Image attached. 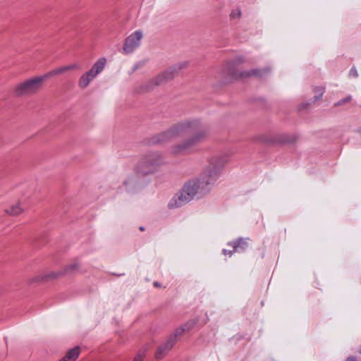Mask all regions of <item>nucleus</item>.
Returning <instances> with one entry per match:
<instances>
[{
    "mask_svg": "<svg viewBox=\"0 0 361 361\" xmlns=\"http://www.w3.org/2000/svg\"><path fill=\"white\" fill-rule=\"evenodd\" d=\"M192 133V135L171 148L173 155H184L195 151V147L204 142L208 137L209 128L199 119L185 120L173 125L161 134V141Z\"/></svg>",
    "mask_w": 361,
    "mask_h": 361,
    "instance_id": "nucleus-1",
    "label": "nucleus"
},
{
    "mask_svg": "<svg viewBox=\"0 0 361 361\" xmlns=\"http://www.w3.org/2000/svg\"><path fill=\"white\" fill-rule=\"evenodd\" d=\"M220 167L221 166H217L212 161L200 178L187 182L183 185L187 192V195L193 200L195 197L201 198L208 194L211 185L218 177Z\"/></svg>",
    "mask_w": 361,
    "mask_h": 361,
    "instance_id": "nucleus-2",
    "label": "nucleus"
},
{
    "mask_svg": "<svg viewBox=\"0 0 361 361\" xmlns=\"http://www.w3.org/2000/svg\"><path fill=\"white\" fill-rule=\"evenodd\" d=\"M243 57L236 58L228 66V74L234 80L244 79L249 77H262L269 72V68L252 69L239 72L235 69V66L244 63Z\"/></svg>",
    "mask_w": 361,
    "mask_h": 361,
    "instance_id": "nucleus-3",
    "label": "nucleus"
},
{
    "mask_svg": "<svg viewBox=\"0 0 361 361\" xmlns=\"http://www.w3.org/2000/svg\"><path fill=\"white\" fill-rule=\"evenodd\" d=\"M45 77H36L18 84L13 89L17 97L28 96L36 93L42 86Z\"/></svg>",
    "mask_w": 361,
    "mask_h": 361,
    "instance_id": "nucleus-4",
    "label": "nucleus"
},
{
    "mask_svg": "<svg viewBox=\"0 0 361 361\" xmlns=\"http://www.w3.org/2000/svg\"><path fill=\"white\" fill-rule=\"evenodd\" d=\"M180 68L181 67L179 65L168 68L166 71L159 74L155 78L148 81L144 87H141V90H138V92H147L152 90L154 87L161 85L167 82L175 77Z\"/></svg>",
    "mask_w": 361,
    "mask_h": 361,
    "instance_id": "nucleus-5",
    "label": "nucleus"
},
{
    "mask_svg": "<svg viewBox=\"0 0 361 361\" xmlns=\"http://www.w3.org/2000/svg\"><path fill=\"white\" fill-rule=\"evenodd\" d=\"M104 58L99 59L92 66V68L81 75L78 80V87L86 88L90 83L104 70L106 64Z\"/></svg>",
    "mask_w": 361,
    "mask_h": 361,
    "instance_id": "nucleus-6",
    "label": "nucleus"
},
{
    "mask_svg": "<svg viewBox=\"0 0 361 361\" xmlns=\"http://www.w3.org/2000/svg\"><path fill=\"white\" fill-rule=\"evenodd\" d=\"M160 163V156L157 153H151L143 157L137 166V171L141 174L153 173Z\"/></svg>",
    "mask_w": 361,
    "mask_h": 361,
    "instance_id": "nucleus-7",
    "label": "nucleus"
},
{
    "mask_svg": "<svg viewBox=\"0 0 361 361\" xmlns=\"http://www.w3.org/2000/svg\"><path fill=\"white\" fill-rule=\"evenodd\" d=\"M142 37V32L140 30H136L130 35L125 40L123 47V51L126 54L132 53L140 45Z\"/></svg>",
    "mask_w": 361,
    "mask_h": 361,
    "instance_id": "nucleus-8",
    "label": "nucleus"
},
{
    "mask_svg": "<svg viewBox=\"0 0 361 361\" xmlns=\"http://www.w3.org/2000/svg\"><path fill=\"white\" fill-rule=\"evenodd\" d=\"M191 200L192 199L190 196L187 195V192L183 187L181 190L176 194L169 201L168 205L170 209H175L186 204Z\"/></svg>",
    "mask_w": 361,
    "mask_h": 361,
    "instance_id": "nucleus-9",
    "label": "nucleus"
},
{
    "mask_svg": "<svg viewBox=\"0 0 361 361\" xmlns=\"http://www.w3.org/2000/svg\"><path fill=\"white\" fill-rule=\"evenodd\" d=\"M63 274V273L61 271H49L41 273L30 277L28 279L27 283L30 284L44 283L56 279Z\"/></svg>",
    "mask_w": 361,
    "mask_h": 361,
    "instance_id": "nucleus-10",
    "label": "nucleus"
},
{
    "mask_svg": "<svg viewBox=\"0 0 361 361\" xmlns=\"http://www.w3.org/2000/svg\"><path fill=\"white\" fill-rule=\"evenodd\" d=\"M175 345V340L173 337H169L166 341L159 345L155 353V358L157 360L162 359L173 347Z\"/></svg>",
    "mask_w": 361,
    "mask_h": 361,
    "instance_id": "nucleus-11",
    "label": "nucleus"
},
{
    "mask_svg": "<svg viewBox=\"0 0 361 361\" xmlns=\"http://www.w3.org/2000/svg\"><path fill=\"white\" fill-rule=\"evenodd\" d=\"M80 69V66L78 63H74L70 65L61 66L57 68H55L49 73H47L46 75H44L43 77H45V79L49 77H52L56 75L63 74L68 71H71L74 70H79Z\"/></svg>",
    "mask_w": 361,
    "mask_h": 361,
    "instance_id": "nucleus-12",
    "label": "nucleus"
},
{
    "mask_svg": "<svg viewBox=\"0 0 361 361\" xmlns=\"http://www.w3.org/2000/svg\"><path fill=\"white\" fill-rule=\"evenodd\" d=\"M233 248L234 252H243L248 247V243L245 239H239L235 242L228 243Z\"/></svg>",
    "mask_w": 361,
    "mask_h": 361,
    "instance_id": "nucleus-13",
    "label": "nucleus"
},
{
    "mask_svg": "<svg viewBox=\"0 0 361 361\" xmlns=\"http://www.w3.org/2000/svg\"><path fill=\"white\" fill-rule=\"evenodd\" d=\"M23 212L20 203H16L6 210V212L12 216H17Z\"/></svg>",
    "mask_w": 361,
    "mask_h": 361,
    "instance_id": "nucleus-14",
    "label": "nucleus"
},
{
    "mask_svg": "<svg viewBox=\"0 0 361 361\" xmlns=\"http://www.w3.org/2000/svg\"><path fill=\"white\" fill-rule=\"evenodd\" d=\"M137 180L134 178H129L128 180L124 181V185L126 187V190L128 192H133L134 188L137 185Z\"/></svg>",
    "mask_w": 361,
    "mask_h": 361,
    "instance_id": "nucleus-15",
    "label": "nucleus"
},
{
    "mask_svg": "<svg viewBox=\"0 0 361 361\" xmlns=\"http://www.w3.org/2000/svg\"><path fill=\"white\" fill-rule=\"evenodd\" d=\"M197 324V320L191 319V320L188 321L186 323H185L182 326L185 331H189L190 330L192 329L196 326Z\"/></svg>",
    "mask_w": 361,
    "mask_h": 361,
    "instance_id": "nucleus-16",
    "label": "nucleus"
},
{
    "mask_svg": "<svg viewBox=\"0 0 361 361\" xmlns=\"http://www.w3.org/2000/svg\"><path fill=\"white\" fill-rule=\"evenodd\" d=\"M184 332H185V331L183 329V326H181L180 327L176 329L174 331V334L171 335L169 337H173L176 343L177 341V338L178 336H180Z\"/></svg>",
    "mask_w": 361,
    "mask_h": 361,
    "instance_id": "nucleus-17",
    "label": "nucleus"
},
{
    "mask_svg": "<svg viewBox=\"0 0 361 361\" xmlns=\"http://www.w3.org/2000/svg\"><path fill=\"white\" fill-rule=\"evenodd\" d=\"M79 268V264L78 263H73L68 264L65 269L63 273H68L76 270Z\"/></svg>",
    "mask_w": 361,
    "mask_h": 361,
    "instance_id": "nucleus-18",
    "label": "nucleus"
},
{
    "mask_svg": "<svg viewBox=\"0 0 361 361\" xmlns=\"http://www.w3.org/2000/svg\"><path fill=\"white\" fill-rule=\"evenodd\" d=\"M240 16H241V11L239 8L233 9L230 14V17L232 19L239 18H240Z\"/></svg>",
    "mask_w": 361,
    "mask_h": 361,
    "instance_id": "nucleus-19",
    "label": "nucleus"
},
{
    "mask_svg": "<svg viewBox=\"0 0 361 361\" xmlns=\"http://www.w3.org/2000/svg\"><path fill=\"white\" fill-rule=\"evenodd\" d=\"M314 92L316 93L315 97L317 99H319L322 97L324 92V87H316L314 89Z\"/></svg>",
    "mask_w": 361,
    "mask_h": 361,
    "instance_id": "nucleus-20",
    "label": "nucleus"
},
{
    "mask_svg": "<svg viewBox=\"0 0 361 361\" xmlns=\"http://www.w3.org/2000/svg\"><path fill=\"white\" fill-rule=\"evenodd\" d=\"M145 350H140L137 355L135 356V357L134 358V360L133 361H142L143 358L145 357Z\"/></svg>",
    "mask_w": 361,
    "mask_h": 361,
    "instance_id": "nucleus-21",
    "label": "nucleus"
},
{
    "mask_svg": "<svg viewBox=\"0 0 361 361\" xmlns=\"http://www.w3.org/2000/svg\"><path fill=\"white\" fill-rule=\"evenodd\" d=\"M349 75L350 77L356 78L358 75L357 71L355 68H352L349 72Z\"/></svg>",
    "mask_w": 361,
    "mask_h": 361,
    "instance_id": "nucleus-22",
    "label": "nucleus"
},
{
    "mask_svg": "<svg viewBox=\"0 0 361 361\" xmlns=\"http://www.w3.org/2000/svg\"><path fill=\"white\" fill-rule=\"evenodd\" d=\"M351 100V97H347L346 98L339 101L338 103H336L335 105L336 106H338V105H341L343 104H345V103H347V102H349Z\"/></svg>",
    "mask_w": 361,
    "mask_h": 361,
    "instance_id": "nucleus-23",
    "label": "nucleus"
},
{
    "mask_svg": "<svg viewBox=\"0 0 361 361\" xmlns=\"http://www.w3.org/2000/svg\"><path fill=\"white\" fill-rule=\"evenodd\" d=\"M233 252H235L233 251V250H226V249L223 250V253H224V255H226H226L231 256V255H232V254H233Z\"/></svg>",
    "mask_w": 361,
    "mask_h": 361,
    "instance_id": "nucleus-24",
    "label": "nucleus"
},
{
    "mask_svg": "<svg viewBox=\"0 0 361 361\" xmlns=\"http://www.w3.org/2000/svg\"><path fill=\"white\" fill-rule=\"evenodd\" d=\"M345 361H358L355 357H349L346 359Z\"/></svg>",
    "mask_w": 361,
    "mask_h": 361,
    "instance_id": "nucleus-25",
    "label": "nucleus"
},
{
    "mask_svg": "<svg viewBox=\"0 0 361 361\" xmlns=\"http://www.w3.org/2000/svg\"><path fill=\"white\" fill-rule=\"evenodd\" d=\"M154 286L156 287H159V284L157 282H154Z\"/></svg>",
    "mask_w": 361,
    "mask_h": 361,
    "instance_id": "nucleus-26",
    "label": "nucleus"
},
{
    "mask_svg": "<svg viewBox=\"0 0 361 361\" xmlns=\"http://www.w3.org/2000/svg\"><path fill=\"white\" fill-rule=\"evenodd\" d=\"M140 231H144V228L142 226L140 227Z\"/></svg>",
    "mask_w": 361,
    "mask_h": 361,
    "instance_id": "nucleus-27",
    "label": "nucleus"
}]
</instances>
